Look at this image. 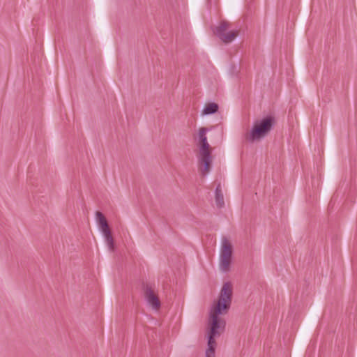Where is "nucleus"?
Returning <instances> with one entry per match:
<instances>
[{
    "label": "nucleus",
    "mask_w": 357,
    "mask_h": 357,
    "mask_svg": "<svg viewBox=\"0 0 357 357\" xmlns=\"http://www.w3.org/2000/svg\"><path fill=\"white\" fill-rule=\"evenodd\" d=\"M230 27L231 24L224 20L214 30V33L216 36L226 44L231 43L238 35V30L229 31Z\"/></svg>",
    "instance_id": "5"
},
{
    "label": "nucleus",
    "mask_w": 357,
    "mask_h": 357,
    "mask_svg": "<svg viewBox=\"0 0 357 357\" xmlns=\"http://www.w3.org/2000/svg\"><path fill=\"white\" fill-rule=\"evenodd\" d=\"M96 221L99 227L106 225L108 224L107 220L104 214L100 211H96Z\"/></svg>",
    "instance_id": "11"
},
{
    "label": "nucleus",
    "mask_w": 357,
    "mask_h": 357,
    "mask_svg": "<svg viewBox=\"0 0 357 357\" xmlns=\"http://www.w3.org/2000/svg\"><path fill=\"white\" fill-rule=\"evenodd\" d=\"M100 231L102 232V234H106L107 232H109L111 231V229L109 226V224L106 225H104V226H102L101 227H99Z\"/></svg>",
    "instance_id": "14"
},
{
    "label": "nucleus",
    "mask_w": 357,
    "mask_h": 357,
    "mask_svg": "<svg viewBox=\"0 0 357 357\" xmlns=\"http://www.w3.org/2000/svg\"><path fill=\"white\" fill-rule=\"evenodd\" d=\"M157 305H158V309L160 307V301H159V299L158 298V303H157Z\"/></svg>",
    "instance_id": "15"
},
{
    "label": "nucleus",
    "mask_w": 357,
    "mask_h": 357,
    "mask_svg": "<svg viewBox=\"0 0 357 357\" xmlns=\"http://www.w3.org/2000/svg\"><path fill=\"white\" fill-rule=\"evenodd\" d=\"M217 346L215 341L208 340V349L206 351V357H215V350Z\"/></svg>",
    "instance_id": "10"
},
{
    "label": "nucleus",
    "mask_w": 357,
    "mask_h": 357,
    "mask_svg": "<svg viewBox=\"0 0 357 357\" xmlns=\"http://www.w3.org/2000/svg\"><path fill=\"white\" fill-rule=\"evenodd\" d=\"M208 130V128L202 127L199 129L197 136L199 144V162L203 165V167L201 169L202 175H206L209 172L212 162L210 145L206 137Z\"/></svg>",
    "instance_id": "3"
},
{
    "label": "nucleus",
    "mask_w": 357,
    "mask_h": 357,
    "mask_svg": "<svg viewBox=\"0 0 357 357\" xmlns=\"http://www.w3.org/2000/svg\"><path fill=\"white\" fill-rule=\"evenodd\" d=\"M105 241L110 251L114 250V240L112 234V231L103 234Z\"/></svg>",
    "instance_id": "9"
},
{
    "label": "nucleus",
    "mask_w": 357,
    "mask_h": 357,
    "mask_svg": "<svg viewBox=\"0 0 357 357\" xmlns=\"http://www.w3.org/2000/svg\"><path fill=\"white\" fill-rule=\"evenodd\" d=\"M218 105L215 102L206 104L202 111V115H209L215 114L218 110Z\"/></svg>",
    "instance_id": "8"
},
{
    "label": "nucleus",
    "mask_w": 357,
    "mask_h": 357,
    "mask_svg": "<svg viewBox=\"0 0 357 357\" xmlns=\"http://www.w3.org/2000/svg\"><path fill=\"white\" fill-rule=\"evenodd\" d=\"M161 349H162V352L163 353V357H166L167 356L169 355V354L170 352V349H169L168 345L167 347H165V345L164 344H161Z\"/></svg>",
    "instance_id": "13"
},
{
    "label": "nucleus",
    "mask_w": 357,
    "mask_h": 357,
    "mask_svg": "<svg viewBox=\"0 0 357 357\" xmlns=\"http://www.w3.org/2000/svg\"><path fill=\"white\" fill-rule=\"evenodd\" d=\"M154 333V330L151 328H149L146 331V335L151 347H154L155 346V339L153 335Z\"/></svg>",
    "instance_id": "12"
},
{
    "label": "nucleus",
    "mask_w": 357,
    "mask_h": 357,
    "mask_svg": "<svg viewBox=\"0 0 357 357\" xmlns=\"http://www.w3.org/2000/svg\"><path fill=\"white\" fill-rule=\"evenodd\" d=\"M142 289L146 301L153 310H156V294L153 287L147 282H143Z\"/></svg>",
    "instance_id": "6"
},
{
    "label": "nucleus",
    "mask_w": 357,
    "mask_h": 357,
    "mask_svg": "<svg viewBox=\"0 0 357 357\" xmlns=\"http://www.w3.org/2000/svg\"><path fill=\"white\" fill-rule=\"evenodd\" d=\"M232 293L231 283L225 282L218 301L210 309L207 328L208 340L215 341V338L219 337L224 332L226 322L220 316L228 312L231 304Z\"/></svg>",
    "instance_id": "1"
},
{
    "label": "nucleus",
    "mask_w": 357,
    "mask_h": 357,
    "mask_svg": "<svg viewBox=\"0 0 357 357\" xmlns=\"http://www.w3.org/2000/svg\"><path fill=\"white\" fill-rule=\"evenodd\" d=\"M232 245L229 239L223 236L221 239V247L220 253V269L222 272L229 271L232 257Z\"/></svg>",
    "instance_id": "4"
},
{
    "label": "nucleus",
    "mask_w": 357,
    "mask_h": 357,
    "mask_svg": "<svg viewBox=\"0 0 357 357\" xmlns=\"http://www.w3.org/2000/svg\"><path fill=\"white\" fill-rule=\"evenodd\" d=\"M215 201L217 207L222 208L225 206L224 196L222 192L220 183H218L215 191Z\"/></svg>",
    "instance_id": "7"
},
{
    "label": "nucleus",
    "mask_w": 357,
    "mask_h": 357,
    "mask_svg": "<svg viewBox=\"0 0 357 357\" xmlns=\"http://www.w3.org/2000/svg\"><path fill=\"white\" fill-rule=\"evenodd\" d=\"M275 123V119L271 115L256 120L252 129L245 134V139L248 142H254L264 138L271 132Z\"/></svg>",
    "instance_id": "2"
}]
</instances>
